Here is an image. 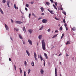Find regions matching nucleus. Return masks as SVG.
<instances>
[{
	"label": "nucleus",
	"mask_w": 76,
	"mask_h": 76,
	"mask_svg": "<svg viewBox=\"0 0 76 76\" xmlns=\"http://www.w3.org/2000/svg\"><path fill=\"white\" fill-rule=\"evenodd\" d=\"M42 48L43 50H45V42L44 41V40H43L42 42Z\"/></svg>",
	"instance_id": "nucleus-1"
},
{
	"label": "nucleus",
	"mask_w": 76,
	"mask_h": 76,
	"mask_svg": "<svg viewBox=\"0 0 76 76\" xmlns=\"http://www.w3.org/2000/svg\"><path fill=\"white\" fill-rule=\"evenodd\" d=\"M48 21V20H47L45 19H43L42 20V22L43 23H47Z\"/></svg>",
	"instance_id": "nucleus-2"
},
{
	"label": "nucleus",
	"mask_w": 76,
	"mask_h": 76,
	"mask_svg": "<svg viewBox=\"0 0 76 76\" xmlns=\"http://www.w3.org/2000/svg\"><path fill=\"white\" fill-rule=\"evenodd\" d=\"M34 57L35 58V60H37V53H35V52H34Z\"/></svg>",
	"instance_id": "nucleus-3"
},
{
	"label": "nucleus",
	"mask_w": 76,
	"mask_h": 76,
	"mask_svg": "<svg viewBox=\"0 0 76 76\" xmlns=\"http://www.w3.org/2000/svg\"><path fill=\"white\" fill-rule=\"evenodd\" d=\"M28 42L30 44V45H32V41H31V40L29 39L28 40Z\"/></svg>",
	"instance_id": "nucleus-4"
},
{
	"label": "nucleus",
	"mask_w": 76,
	"mask_h": 76,
	"mask_svg": "<svg viewBox=\"0 0 76 76\" xmlns=\"http://www.w3.org/2000/svg\"><path fill=\"white\" fill-rule=\"evenodd\" d=\"M5 25V28H6V30H8L9 29V27L6 24H4Z\"/></svg>",
	"instance_id": "nucleus-5"
},
{
	"label": "nucleus",
	"mask_w": 76,
	"mask_h": 76,
	"mask_svg": "<svg viewBox=\"0 0 76 76\" xmlns=\"http://www.w3.org/2000/svg\"><path fill=\"white\" fill-rule=\"evenodd\" d=\"M15 23H17V24H20L21 23H22L20 21H16Z\"/></svg>",
	"instance_id": "nucleus-6"
},
{
	"label": "nucleus",
	"mask_w": 76,
	"mask_h": 76,
	"mask_svg": "<svg viewBox=\"0 0 76 76\" xmlns=\"http://www.w3.org/2000/svg\"><path fill=\"white\" fill-rule=\"evenodd\" d=\"M44 54L45 57L46 58V59H48V56H47V54H46L45 53Z\"/></svg>",
	"instance_id": "nucleus-7"
},
{
	"label": "nucleus",
	"mask_w": 76,
	"mask_h": 76,
	"mask_svg": "<svg viewBox=\"0 0 76 76\" xmlns=\"http://www.w3.org/2000/svg\"><path fill=\"white\" fill-rule=\"evenodd\" d=\"M10 3V1H8L7 2V6L9 7H10L9 6V4Z\"/></svg>",
	"instance_id": "nucleus-8"
},
{
	"label": "nucleus",
	"mask_w": 76,
	"mask_h": 76,
	"mask_svg": "<svg viewBox=\"0 0 76 76\" xmlns=\"http://www.w3.org/2000/svg\"><path fill=\"white\" fill-rule=\"evenodd\" d=\"M0 12L1 13V14H4V12H3V11L1 10V8L0 7Z\"/></svg>",
	"instance_id": "nucleus-9"
},
{
	"label": "nucleus",
	"mask_w": 76,
	"mask_h": 76,
	"mask_svg": "<svg viewBox=\"0 0 76 76\" xmlns=\"http://www.w3.org/2000/svg\"><path fill=\"white\" fill-rule=\"evenodd\" d=\"M26 53L27 54L28 56H30V53H29V51H28L26 50Z\"/></svg>",
	"instance_id": "nucleus-10"
},
{
	"label": "nucleus",
	"mask_w": 76,
	"mask_h": 76,
	"mask_svg": "<svg viewBox=\"0 0 76 76\" xmlns=\"http://www.w3.org/2000/svg\"><path fill=\"white\" fill-rule=\"evenodd\" d=\"M23 30L24 31V32H26V29H25V27H23Z\"/></svg>",
	"instance_id": "nucleus-11"
},
{
	"label": "nucleus",
	"mask_w": 76,
	"mask_h": 76,
	"mask_svg": "<svg viewBox=\"0 0 76 76\" xmlns=\"http://www.w3.org/2000/svg\"><path fill=\"white\" fill-rule=\"evenodd\" d=\"M28 31L29 32L30 34H32V29H29L28 30Z\"/></svg>",
	"instance_id": "nucleus-12"
},
{
	"label": "nucleus",
	"mask_w": 76,
	"mask_h": 76,
	"mask_svg": "<svg viewBox=\"0 0 76 76\" xmlns=\"http://www.w3.org/2000/svg\"><path fill=\"white\" fill-rule=\"evenodd\" d=\"M16 4H14V8L15 9H18V7H16Z\"/></svg>",
	"instance_id": "nucleus-13"
},
{
	"label": "nucleus",
	"mask_w": 76,
	"mask_h": 76,
	"mask_svg": "<svg viewBox=\"0 0 76 76\" xmlns=\"http://www.w3.org/2000/svg\"><path fill=\"white\" fill-rule=\"evenodd\" d=\"M41 73H42V75H43L44 74V70L42 69H41L40 71Z\"/></svg>",
	"instance_id": "nucleus-14"
},
{
	"label": "nucleus",
	"mask_w": 76,
	"mask_h": 76,
	"mask_svg": "<svg viewBox=\"0 0 76 76\" xmlns=\"http://www.w3.org/2000/svg\"><path fill=\"white\" fill-rule=\"evenodd\" d=\"M40 9L41 10L42 12H43L44 11V8L43 7H41L40 8Z\"/></svg>",
	"instance_id": "nucleus-15"
},
{
	"label": "nucleus",
	"mask_w": 76,
	"mask_h": 76,
	"mask_svg": "<svg viewBox=\"0 0 76 76\" xmlns=\"http://www.w3.org/2000/svg\"><path fill=\"white\" fill-rule=\"evenodd\" d=\"M53 6L54 9H56V10H57V7H56L55 4H53Z\"/></svg>",
	"instance_id": "nucleus-16"
},
{
	"label": "nucleus",
	"mask_w": 76,
	"mask_h": 76,
	"mask_svg": "<svg viewBox=\"0 0 76 76\" xmlns=\"http://www.w3.org/2000/svg\"><path fill=\"white\" fill-rule=\"evenodd\" d=\"M55 76H57V68H56L55 69Z\"/></svg>",
	"instance_id": "nucleus-17"
},
{
	"label": "nucleus",
	"mask_w": 76,
	"mask_h": 76,
	"mask_svg": "<svg viewBox=\"0 0 76 76\" xmlns=\"http://www.w3.org/2000/svg\"><path fill=\"white\" fill-rule=\"evenodd\" d=\"M31 65H32V66H35L34 63L33 62H31Z\"/></svg>",
	"instance_id": "nucleus-18"
},
{
	"label": "nucleus",
	"mask_w": 76,
	"mask_h": 76,
	"mask_svg": "<svg viewBox=\"0 0 76 76\" xmlns=\"http://www.w3.org/2000/svg\"><path fill=\"white\" fill-rule=\"evenodd\" d=\"M19 37L20 39H23V38L22 37V35H20V34H19Z\"/></svg>",
	"instance_id": "nucleus-19"
},
{
	"label": "nucleus",
	"mask_w": 76,
	"mask_h": 76,
	"mask_svg": "<svg viewBox=\"0 0 76 76\" xmlns=\"http://www.w3.org/2000/svg\"><path fill=\"white\" fill-rule=\"evenodd\" d=\"M40 60L41 61H42L43 60V58H42V56H41V55H40Z\"/></svg>",
	"instance_id": "nucleus-20"
},
{
	"label": "nucleus",
	"mask_w": 76,
	"mask_h": 76,
	"mask_svg": "<svg viewBox=\"0 0 76 76\" xmlns=\"http://www.w3.org/2000/svg\"><path fill=\"white\" fill-rule=\"evenodd\" d=\"M57 34H56L54 35L52 37V38H56V37H57Z\"/></svg>",
	"instance_id": "nucleus-21"
},
{
	"label": "nucleus",
	"mask_w": 76,
	"mask_h": 76,
	"mask_svg": "<svg viewBox=\"0 0 76 76\" xmlns=\"http://www.w3.org/2000/svg\"><path fill=\"white\" fill-rule=\"evenodd\" d=\"M42 37V35H40L39 36V39H41Z\"/></svg>",
	"instance_id": "nucleus-22"
},
{
	"label": "nucleus",
	"mask_w": 76,
	"mask_h": 76,
	"mask_svg": "<svg viewBox=\"0 0 76 76\" xmlns=\"http://www.w3.org/2000/svg\"><path fill=\"white\" fill-rule=\"evenodd\" d=\"M43 28H44V26H42V27L40 28V29H39V30H42V29H43Z\"/></svg>",
	"instance_id": "nucleus-23"
},
{
	"label": "nucleus",
	"mask_w": 76,
	"mask_h": 76,
	"mask_svg": "<svg viewBox=\"0 0 76 76\" xmlns=\"http://www.w3.org/2000/svg\"><path fill=\"white\" fill-rule=\"evenodd\" d=\"M27 63V62H26V61H24V64H25V65L26 66Z\"/></svg>",
	"instance_id": "nucleus-24"
},
{
	"label": "nucleus",
	"mask_w": 76,
	"mask_h": 76,
	"mask_svg": "<svg viewBox=\"0 0 76 76\" xmlns=\"http://www.w3.org/2000/svg\"><path fill=\"white\" fill-rule=\"evenodd\" d=\"M32 15L33 16H34L35 17V18L36 17V16H35V14H34V12L32 13Z\"/></svg>",
	"instance_id": "nucleus-25"
},
{
	"label": "nucleus",
	"mask_w": 76,
	"mask_h": 76,
	"mask_svg": "<svg viewBox=\"0 0 76 76\" xmlns=\"http://www.w3.org/2000/svg\"><path fill=\"white\" fill-rule=\"evenodd\" d=\"M59 29L61 30V31H62L63 30V27H62V26H61L60 27Z\"/></svg>",
	"instance_id": "nucleus-26"
},
{
	"label": "nucleus",
	"mask_w": 76,
	"mask_h": 76,
	"mask_svg": "<svg viewBox=\"0 0 76 76\" xmlns=\"http://www.w3.org/2000/svg\"><path fill=\"white\" fill-rule=\"evenodd\" d=\"M64 34H63L62 35V36L61 37V39H62L63 37H64Z\"/></svg>",
	"instance_id": "nucleus-27"
},
{
	"label": "nucleus",
	"mask_w": 76,
	"mask_h": 76,
	"mask_svg": "<svg viewBox=\"0 0 76 76\" xmlns=\"http://www.w3.org/2000/svg\"><path fill=\"white\" fill-rule=\"evenodd\" d=\"M6 1V0H3L2 1V3H5Z\"/></svg>",
	"instance_id": "nucleus-28"
},
{
	"label": "nucleus",
	"mask_w": 76,
	"mask_h": 76,
	"mask_svg": "<svg viewBox=\"0 0 76 76\" xmlns=\"http://www.w3.org/2000/svg\"><path fill=\"white\" fill-rule=\"evenodd\" d=\"M30 72H31V69H28V74H29V73H30Z\"/></svg>",
	"instance_id": "nucleus-29"
},
{
	"label": "nucleus",
	"mask_w": 76,
	"mask_h": 76,
	"mask_svg": "<svg viewBox=\"0 0 76 76\" xmlns=\"http://www.w3.org/2000/svg\"><path fill=\"white\" fill-rule=\"evenodd\" d=\"M44 61V66H45V60H43Z\"/></svg>",
	"instance_id": "nucleus-30"
},
{
	"label": "nucleus",
	"mask_w": 76,
	"mask_h": 76,
	"mask_svg": "<svg viewBox=\"0 0 76 76\" xmlns=\"http://www.w3.org/2000/svg\"><path fill=\"white\" fill-rule=\"evenodd\" d=\"M72 30H73V31H75V30H76V28H75V27H73Z\"/></svg>",
	"instance_id": "nucleus-31"
},
{
	"label": "nucleus",
	"mask_w": 76,
	"mask_h": 76,
	"mask_svg": "<svg viewBox=\"0 0 76 76\" xmlns=\"http://www.w3.org/2000/svg\"><path fill=\"white\" fill-rule=\"evenodd\" d=\"M46 4H47V5H49L50 4L48 2H46Z\"/></svg>",
	"instance_id": "nucleus-32"
},
{
	"label": "nucleus",
	"mask_w": 76,
	"mask_h": 76,
	"mask_svg": "<svg viewBox=\"0 0 76 76\" xmlns=\"http://www.w3.org/2000/svg\"><path fill=\"white\" fill-rule=\"evenodd\" d=\"M26 6L27 7H29V4H26Z\"/></svg>",
	"instance_id": "nucleus-33"
},
{
	"label": "nucleus",
	"mask_w": 76,
	"mask_h": 76,
	"mask_svg": "<svg viewBox=\"0 0 76 76\" xmlns=\"http://www.w3.org/2000/svg\"><path fill=\"white\" fill-rule=\"evenodd\" d=\"M14 66L15 69V70H16V65H14Z\"/></svg>",
	"instance_id": "nucleus-34"
},
{
	"label": "nucleus",
	"mask_w": 76,
	"mask_h": 76,
	"mask_svg": "<svg viewBox=\"0 0 76 76\" xmlns=\"http://www.w3.org/2000/svg\"><path fill=\"white\" fill-rule=\"evenodd\" d=\"M69 42L68 41L66 43V45H68V44H69Z\"/></svg>",
	"instance_id": "nucleus-35"
},
{
	"label": "nucleus",
	"mask_w": 76,
	"mask_h": 76,
	"mask_svg": "<svg viewBox=\"0 0 76 76\" xmlns=\"http://www.w3.org/2000/svg\"><path fill=\"white\" fill-rule=\"evenodd\" d=\"M67 26V24H66V23H65L64 24V26L65 27H66V26Z\"/></svg>",
	"instance_id": "nucleus-36"
},
{
	"label": "nucleus",
	"mask_w": 76,
	"mask_h": 76,
	"mask_svg": "<svg viewBox=\"0 0 76 76\" xmlns=\"http://www.w3.org/2000/svg\"><path fill=\"white\" fill-rule=\"evenodd\" d=\"M65 19H64L63 20V22H64V23H66V21L65 20Z\"/></svg>",
	"instance_id": "nucleus-37"
},
{
	"label": "nucleus",
	"mask_w": 76,
	"mask_h": 76,
	"mask_svg": "<svg viewBox=\"0 0 76 76\" xmlns=\"http://www.w3.org/2000/svg\"><path fill=\"white\" fill-rule=\"evenodd\" d=\"M24 76H26V72H24Z\"/></svg>",
	"instance_id": "nucleus-38"
},
{
	"label": "nucleus",
	"mask_w": 76,
	"mask_h": 76,
	"mask_svg": "<svg viewBox=\"0 0 76 76\" xmlns=\"http://www.w3.org/2000/svg\"><path fill=\"white\" fill-rule=\"evenodd\" d=\"M28 17L29 18H31V13H30V14H29V15H28Z\"/></svg>",
	"instance_id": "nucleus-39"
},
{
	"label": "nucleus",
	"mask_w": 76,
	"mask_h": 76,
	"mask_svg": "<svg viewBox=\"0 0 76 76\" xmlns=\"http://www.w3.org/2000/svg\"><path fill=\"white\" fill-rule=\"evenodd\" d=\"M66 31H68V30L69 29V28L67 27H66Z\"/></svg>",
	"instance_id": "nucleus-40"
},
{
	"label": "nucleus",
	"mask_w": 76,
	"mask_h": 76,
	"mask_svg": "<svg viewBox=\"0 0 76 76\" xmlns=\"http://www.w3.org/2000/svg\"><path fill=\"white\" fill-rule=\"evenodd\" d=\"M53 11H50V12L51 13V14H53Z\"/></svg>",
	"instance_id": "nucleus-41"
},
{
	"label": "nucleus",
	"mask_w": 76,
	"mask_h": 76,
	"mask_svg": "<svg viewBox=\"0 0 76 76\" xmlns=\"http://www.w3.org/2000/svg\"><path fill=\"white\" fill-rule=\"evenodd\" d=\"M23 44H25V42L24 41H23Z\"/></svg>",
	"instance_id": "nucleus-42"
},
{
	"label": "nucleus",
	"mask_w": 76,
	"mask_h": 76,
	"mask_svg": "<svg viewBox=\"0 0 76 76\" xmlns=\"http://www.w3.org/2000/svg\"><path fill=\"white\" fill-rule=\"evenodd\" d=\"M50 31H51V29H50V28L48 30V32H50Z\"/></svg>",
	"instance_id": "nucleus-43"
},
{
	"label": "nucleus",
	"mask_w": 76,
	"mask_h": 76,
	"mask_svg": "<svg viewBox=\"0 0 76 76\" xmlns=\"http://www.w3.org/2000/svg\"><path fill=\"white\" fill-rule=\"evenodd\" d=\"M25 9L26 11H28V9H27V8H26V7L25 8Z\"/></svg>",
	"instance_id": "nucleus-44"
},
{
	"label": "nucleus",
	"mask_w": 76,
	"mask_h": 76,
	"mask_svg": "<svg viewBox=\"0 0 76 76\" xmlns=\"http://www.w3.org/2000/svg\"><path fill=\"white\" fill-rule=\"evenodd\" d=\"M11 21L12 23H13V20L11 19Z\"/></svg>",
	"instance_id": "nucleus-45"
},
{
	"label": "nucleus",
	"mask_w": 76,
	"mask_h": 76,
	"mask_svg": "<svg viewBox=\"0 0 76 76\" xmlns=\"http://www.w3.org/2000/svg\"><path fill=\"white\" fill-rule=\"evenodd\" d=\"M50 1L51 2V3H53V0H50Z\"/></svg>",
	"instance_id": "nucleus-46"
},
{
	"label": "nucleus",
	"mask_w": 76,
	"mask_h": 76,
	"mask_svg": "<svg viewBox=\"0 0 76 76\" xmlns=\"http://www.w3.org/2000/svg\"><path fill=\"white\" fill-rule=\"evenodd\" d=\"M55 4L56 5V7L57 6V3H56Z\"/></svg>",
	"instance_id": "nucleus-47"
},
{
	"label": "nucleus",
	"mask_w": 76,
	"mask_h": 76,
	"mask_svg": "<svg viewBox=\"0 0 76 76\" xmlns=\"http://www.w3.org/2000/svg\"><path fill=\"white\" fill-rule=\"evenodd\" d=\"M22 70H20V73H22Z\"/></svg>",
	"instance_id": "nucleus-48"
},
{
	"label": "nucleus",
	"mask_w": 76,
	"mask_h": 76,
	"mask_svg": "<svg viewBox=\"0 0 76 76\" xmlns=\"http://www.w3.org/2000/svg\"><path fill=\"white\" fill-rule=\"evenodd\" d=\"M18 31H19V29L17 28V29L16 30V31L17 32Z\"/></svg>",
	"instance_id": "nucleus-49"
},
{
	"label": "nucleus",
	"mask_w": 76,
	"mask_h": 76,
	"mask_svg": "<svg viewBox=\"0 0 76 76\" xmlns=\"http://www.w3.org/2000/svg\"><path fill=\"white\" fill-rule=\"evenodd\" d=\"M58 32V31H57V30H56V31H55V32H56H56Z\"/></svg>",
	"instance_id": "nucleus-50"
},
{
	"label": "nucleus",
	"mask_w": 76,
	"mask_h": 76,
	"mask_svg": "<svg viewBox=\"0 0 76 76\" xmlns=\"http://www.w3.org/2000/svg\"><path fill=\"white\" fill-rule=\"evenodd\" d=\"M59 64H60V65H61V62H59Z\"/></svg>",
	"instance_id": "nucleus-51"
},
{
	"label": "nucleus",
	"mask_w": 76,
	"mask_h": 76,
	"mask_svg": "<svg viewBox=\"0 0 76 76\" xmlns=\"http://www.w3.org/2000/svg\"><path fill=\"white\" fill-rule=\"evenodd\" d=\"M10 38L11 40H12V41H13V39H12V37H10Z\"/></svg>",
	"instance_id": "nucleus-52"
},
{
	"label": "nucleus",
	"mask_w": 76,
	"mask_h": 76,
	"mask_svg": "<svg viewBox=\"0 0 76 76\" xmlns=\"http://www.w3.org/2000/svg\"><path fill=\"white\" fill-rule=\"evenodd\" d=\"M16 28H14V31H16Z\"/></svg>",
	"instance_id": "nucleus-53"
},
{
	"label": "nucleus",
	"mask_w": 76,
	"mask_h": 76,
	"mask_svg": "<svg viewBox=\"0 0 76 76\" xmlns=\"http://www.w3.org/2000/svg\"><path fill=\"white\" fill-rule=\"evenodd\" d=\"M55 19H56V20H58V19H57L56 17H55Z\"/></svg>",
	"instance_id": "nucleus-54"
},
{
	"label": "nucleus",
	"mask_w": 76,
	"mask_h": 76,
	"mask_svg": "<svg viewBox=\"0 0 76 76\" xmlns=\"http://www.w3.org/2000/svg\"><path fill=\"white\" fill-rule=\"evenodd\" d=\"M9 61H11V58H9Z\"/></svg>",
	"instance_id": "nucleus-55"
},
{
	"label": "nucleus",
	"mask_w": 76,
	"mask_h": 76,
	"mask_svg": "<svg viewBox=\"0 0 76 76\" xmlns=\"http://www.w3.org/2000/svg\"><path fill=\"white\" fill-rule=\"evenodd\" d=\"M64 15H66V12H64Z\"/></svg>",
	"instance_id": "nucleus-56"
},
{
	"label": "nucleus",
	"mask_w": 76,
	"mask_h": 76,
	"mask_svg": "<svg viewBox=\"0 0 76 76\" xmlns=\"http://www.w3.org/2000/svg\"><path fill=\"white\" fill-rule=\"evenodd\" d=\"M44 15V13H42L41 14V15Z\"/></svg>",
	"instance_id": "nucleus-57"
},
{
	"label": "nucleus",
	"mask_w": 76,
	"mask_h": 76,
	"mask_svg": "<svg viewBox=\"0 0 76 76\" xmlns=\"http://www.w3.org/2000/svg\"><path fill=\"white\" fill-rule=\"evenodd\" d=\"M61 10H63V8H61Z\"/></svg>",
	"instance_id": "nucleus-58"
},
{
	"label": "nucleus",
	"mask_w": 76,
	"mask_h": 76,
	"mask_svg": "<svg viewBox=\"0 0 76 76\" xmlns=\"http://www.w3.org/2000/svg\"><path fill=\"white\" fill-rule=\"evenodd\" d=\"M41 19V18H39L38 20H40V19Z\"/></svg>",
	"instance_id": "nucleus-59"
},
{
	"label": "nucleus",
	"mask_w": 76,
	"mask_h": 76,
	"mask_svg": "<svg viewBox=\"0 0 76 76\" xmlns=\"http://www.w3.org/2000/svg\"><path fill=\"white\" fill-rule=\"evenodd\" d=\"M48 11H49V12H50V10L49 9H48Z\"/></svg>",
	"instance_id": "nucleus-60"
},
{
	"label": "nucleus",
	"mask_w": 76,
	"mask_h": 76,
	"mask_svg": "<svg viewBox=\"0 0 76 76\" xmlns=\"http://www.w3.org/2000/svg\"><path fill=\"white\" fill-rule=\"evenodd\" d=\"M31 4H33L34 3V2H31Z\"/></svg>",
	"instance_id": "nucleus-61"
},
{
	"label": "nucleus",
	"mask_w": 76,
	"mask_h": 76,
	"mask_svg": "<svg viewBox=\"0 0 76 76\" xmlns=\"http://www.w3.org/2000/svg\"><path fill=\"white\" fill-rule=\"evenodd\" d=\"M68 56H69V55L66 54V56L68 57Z\"/></svg>",
	"instance_id": "nucleus-62"
},
{
	"label": "nucleus",
	"mask_w": 76,
	"mask_h": 76,
	"mask_svg": "<svg viewBox=\"0 0 76 76\" xmlns=\"http://www.w3.org/2000/svg\"><path fill=\"white\" fill-rule=\"evenodd\" d=\"M59 56H61V54H60V53L59 54Z\"/></svg>",
	"instance_id": "nucleus-63"
},
{
	"label": "nucleus",
	"mask_w": 76,
	"mask_h": 76,
	"mask_svg": "<svg viewBox=\"0 0 76 76\" xmlns=\"http://www.w3.org/2000/svg\"><path fill=\"white\" fill-rule=\"evenodd\" d=\"M60 76H61V75L60 74Z\"/></svg>",
	"instance_id": "nucleus-64"
}]
</instances>
